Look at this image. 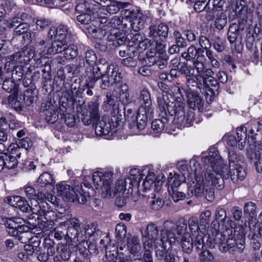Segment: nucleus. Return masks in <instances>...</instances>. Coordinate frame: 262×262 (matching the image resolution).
I'll use <instances>...</instances> for the list:
<instances>
[{"label": "nucleus", "mask_w": 262, "mask_h": 262, "mask_svg": "<svg viewBox=\"0 0 262 262\" xmlns=\"http://www.w3.org/2000/svg\"><path fill=\"white\" fill-rule=\"evenodd\" d=\"M246 232L243 225H238L234 229V234L236 238L232 235L228 237L223 234H219L216 240L219 242V249L222 252L234 251L237 248L240 252L244 249Z\"/></svg>", "instance_id": "nucleus-6"}, {"label": "nucleus", "mask_w": 262, "mask_h": 262, "mask_svg": "<svg viewBox=\"0 0 262 262\" xmlns=\"http://www.w3.org/2000/svg\"><path fill=\"white\" fill-rule=\"evenodd\" d=\"M167 121L166 117H163L162 119H156L152 121L151 127L156 133L161 132L164 128V123Z\"/></svg>", "instance_id": "nucleus-51"}, {"label": "nucleus", "mask_w": 262, "mask_h": 262, "mask_svg": "<svg viewBox=\"0 0 262 262\" xmlns=\"http://www.w3.org/2000/svg\"><path fill=\"white\" fill-rule=\"evenodd\" d=\"M195 71L196 70L193 64L192 67H188L186 63H184L183 65L181 66L179 70L180 73L184 74L187 78L194 75Z\"/></svg>", "instance_id": "nucleus-54"}, {"label": "nucleus", "mask_w": 262, "mask_h": 262, "mask_svg": "<svg viewBox=\"0 0 262 262\" xmlns=\"http://www.w3.org/2000/svg\"><path fill=\"white\" fill-rule=\"evenodd\" d=\"M33 207L30 206L28 202L24 198H22L16 208L19 209L24 212L28 213L31 212L32 213Z\"/></svg>", "instance_id": "nucleus-59"}, {"label": "nucleus", "mask_w": 262, "mask_h": 262, "mask_svg": "<svg viewBox=\"0 0 262 262\" xmlns=\"http://www.w3.org/2000/svg\"><path fill=\"white\" fill-rule=\"evenodd\" d=\"M37 183L40 186L43 187L48 184H53L55 183V181L50 173L45 172L39 177Z\"/></svg>", "instance_id": "nucleus-44"}, {"label": "nucleus", "mask_w": 262, "mask_h": 262, "mask_svg": "<svg viewBox=\"0 0 262 262\" xmlns=\"http://www.w3.org/2000/svg\"><path fill=\"white\" fill-rule=\"evenodd\" d=\"M214 258L213 254L205 249L199 254V259L201 261H210Z\"/></svg>", "instance_id": "nucleus-64"}, {"label": "nucleus", "mask_w": 262, "mask_h": 262, "mask_svg": "<svg viewBox=\"0 0 262 262\" xmlns=\"http://www.w3.org/2000/svg\"><path fill=\"white\" fill-rule=\"evenodd\" d=\"M180 244L182 250L186 253H190L193 247V242L189 233H185L181 236Z\"/></svg>", "instance_id": "nucleus-29"}, {"label": "nucleus", "mask_w": 262, "mask_h": 262, "mask_svg": "<svg viewBox=\"0 0 262 262\" xmlns=\"http://www.w3.org/2000/svg\"><path fill=\"white\" fill-rule=\"evenodd\" d=\"M187 103L192 110H198L199 113L202 111L203 102L198 91H186Z\"/></svg>", "instance_id": "nucleus-14"}, {"label": "nucleus", "mask_w": 262, "mask_h": 262, "mask_svg": "<svg viewBox=\"0 0 262 262\" xmlns=\"http://www.w3.org/2000/svg\"><path fill=\"white\" fill-rule=\"evenodd\" d=\"M200 52H203V50L201 48L196 49L194 46H191L188 48L187 52L182 53L181 56L186 60H190L194 59L196 54Z\"/></svg>", "instance_id": "nucleus-39"}, {"label": "nucleus", "mask_w": 262, "mask_h": 262, "mask_svg": "<svg viewBox=\"0 0 262 262\" xmlns=\"http://www.w3.org/2000/svg\"><path fill=\"white\" fill-rule=\"evenodd\" d=\"M229 173L231 180L234 183L244 180L246 172L242 165L229 167Z\"/></svg>", "instance_id": "nucleus-22"}, {"label": "nucleus", "mask_w": 262, "mask_h": 262, "mask_svg": "<svg viewBox=\"0 0 262 262\" xmlns=\"http://www.w3.org/2000/svg\"><path fill=\"white\" fill-rule=\"evenodd\" d=\"M106 5H102L101 8L98 7L99 11L105 10L110 14L117 13L121 8H124L127 7V4L126 3H121L117 1H110L107 2Z\"/></svg>", "instance_id": "nucleus-20"}, {"label": "nucleus", "mask_w": 262, "mask_h": 262, "mask_svg": "<svg viewBox=\"0 0 262 262\" xmlns=\"http://www.w3.org/2000/svg\"><path fill=\"white\" fill-rule=\"evenodd\" d=\"M82 187L81 184L80 187L78 186L75 190L71 186L65 183L57 184L56 186L57 194L64 200L77 201L79 203L84 204L90 195L89 193Z\"/></svg>", "instance_id": "nucleus-7"}, {"label": "nucleus", "mask_w": 262, "mask_h": 262, "mask_svg": "<svg viewBox=\"0 0 262 262\" xmlns=\"http://www.w3.org/2000/svg\"><path fill=\"white\" fill-rule=\"evenodd\" d=\"M132 122L130 123L131 127H136L137 129L141 130L143 129L147 125V116H133Z\"/></svg>", "instance_id": "nucleus-31"}, {"label": "nucleus", "mask_w": 262, "mask_h": 262, "mask_svg": "<svg viewBox=\"0 0 262 262\" xmlns=\"http://www.w3.org/2000/svg\"><path fill=\"white\" fill-rule=\"evenodd\" d=\"M144 173H139L136 177H133V179L135 182L138 184V189L140 191L141 190H147L154 189V190L158 189L157 184L160 185V182H155V174L152 172L146 171L145 170H143ZM134 176L133 174H132Z\"/></svg>", "instance_id": "nucleus-9"}, {"label": "nucleus", "mask_w": 262, "mask_h": 262, "mask_svg": "<svg viewBox=\"0 0 262 262\" xmlns=\"http://www.w3.org/2000/svg\"><path fill=\"white\" fill-rule=\"evenodd\" d=\"M115 231L116 236L118 239H121L125 236L127 232V228L124 224L119 223L116 227Z\"/></svg>", "instance_id": "nucleus-62"}, {"label": "nucleus", "mask_w": 262, "mask_h": 262, "mask_svg": "<svg viewBox=\"0 0 262 262\" xmlns=\"http://www.w3.org/2000/svg\"><path fill=\"white\" fill-rule=\"evenodd\" d=\"M37 48L36 54H38L41 58L47 59L49 58L54 55L51 45H45V41L41 40L38 41L36 45Z\"/></svg>", "instance_id": "nucleus-24"}, {"label": "nucleus", "mask_w": 262, "mask_h": 262, "mask_svg": "<svg viewBox=\"0 0 262 262\" xmlns=\"http://www.w3.org/2000/svg\"><path fill=\"white\" fill-rule=\"evenodd\" d=\"M39 216L41 217L42 221L47 224V225H45V227H48L50 225L52 226L54 220L56 218L55 213L52 210L41 214Z\"/></svg>", "instance_id": "nucleus-47"}, {"label": "nucleus", "mask_w": 262, "mask_h": 262, "mask_svg": "<svg viewBox=\"0 0 262 262\" xmlns=\"http://www.w3.org/2000/svg\"><path fill=\"white\" fill-rule=\"evenodd\" d=\"M98 7V5H94L89 1H85L83 3L78 4L76 7V10L81 13L77 16V19L79 23L82 24H89L90 21L98 17V21L99 22V29H98L95 26L91 25L88 27V31L89 34L93 37L100 39L101 38L96 37L95 35L99 34L100 20L101 17H104V16H99V14L96 13ZM104 18L106 19L105 17Z\"/></svg>", "instance_id": "nucleus-5"}, {"label": "nucleus", "mask_w": 262, "mask_h": 262, "mask_svg": "<svg viewBox=\"0 0 262 262\" xmlns=\"http://www.w3.org/2000/svg\"><path fill=\"white\" fill-rule=\"evenodd\" d=\"M80 255L77 256L73 262H91L90 256L91 252L89 249H83L82 247L79 248Z\"/></svg>", "instance_id": "nucleus-41"}, {"label": "nucleus", "mask_w": 262, "mask_h": 262, "mask_svg": "<svg viewBox=\"0 0 262 262\" xmlns=\"http://www.w3.org/2000/svg\"><path fill=\"white\" fill-rule=\"evenodd\" d=\"M107 121L110 123L112 130V133H115L118 128H120L126 121L125 116H111V118H107Z\"/></svg>", "instance_id": "nucleus-30"}, {"label": "nucleus", "mask_w": 262, "mask_h": 262, "mask_svg": "<svg viewBox=\"0 0 262 262\" xmlns=\"http://www.w3.org/2000/svg\"><path fill=\"white\" fill-rule=\"evenodd\" d=\"M119 99L123 104H127L129 101L128 86L125 83H122L120 86Z\"/></svg>", "instance_id": "nucleus-42"}, {"label": "nucleus", "mask_w": 262, "mask_h": 262, "mask_svg": "<svg viewBox=\"0 0 262 262\" xmlns=\"http://www.w3.org/2000/svg\"><path fill=\"white\" fill-rule=\"evenodd\" d=\"M19 66H20V64L14 57V55H12L7 57L4 66V70L7 73H9Z\"/></svg>", "instance_id": "nucleus-38"}, {"label": "nucleus", "mask_w": 262, "mask_h": 262, "mask_svg": "<svg viewBox=\"0 0 262 262\" xmlns=\"http://www.w3.org/2000/svg\"><path fill=\"white\" fill-rule=\"evenodd\" d=\"M84 229V233L89 236H98L100 232L97 225L95 223H90L86 225Z\"/></svg>", "instance_id": "nucleus-50"}, {"label": "nucleus", "mask_w": 262, "mask_h": 262, "mask_svg": "<svg viewBox=\"0 0 262 262\" xmlns=\"http://www.w3.org/2000/svg\"><path fill=\"white\" fill-rule=\"evenodd\" d=\"M73 228L69 227V224L67 221L61 222L59 226L55 229L54 237L58 240H60L67 234L70 237V232Z\"/></svg>", "instance_id": "nucleus-28"}, {"label": "nucleus", "mask_w": 262, "mask_h": 262, "mask_svg": "<svg viewBox=\"0 0 262 262\" xmlns=\"http://www.w3.org/2000/svg\"><path fill=\"white\" fill-rule=\"evenodd\" d=\"M56 252L63 261L68 260L71 256L70 252L68 250L67 246L64 244H58L56 247Z\"/></svg>", "instance_id": "nucleus-49"}, {"label": "nucleus", "mask_w": 262, "mask_h": 262, "mask_svg": "<svg viewBox=\"0 0 262 262\" xmlns=\"http://www.w3.org/2000/svg\"><path fill=\"white\" fill-rule=\"evenodd\" d=\"M2 157L6 168L8 169H14L17 166L18 161L16 157L7 152L2 155Z\"/></svg>", "instance_id": "nucleus-34"}, {"label": "nucleus", "mask_w": 262, "mask_h": 262, "mask_svg": "<svg viewBox=\"0 0 262 262\" xmlns=\"http://www.w3.org/2000/svg\"><path fill=\"white\" fill-rule=\"evenodd\" d=\"M227 21V18L226 14L224 12H221L216 16L214 22L215 27L219 30H222L226 25Z\"/></svg>", "instance_id": "nucleus-52"}, {"label": "nucleus", "mask_w": 262, "mask_h": 262, "mask_svg": "<svg viewBox=\"0 0 262 262\" xmlns=\"http://www.w3.org/2000/svg\"><path fill=\"white\" fill-rule=\"evenodd\" d=\"M55 40L52 43L51 47L54 55L64 51L67 47V40H62L55 38Z\"/></svg>", "instance_id": "nucleus-35"}, {"label": "nucleus", "mask_w": 262, "mask_h": 262, "mask_svg": "<svg viewBox=\"0 0 262 262\" xmlns=\"http://www.w3.org/2000/svg\"><path fill=\"white\" fill-rule=\"evenodd\" d=\"M193 65L196 73L193 76L187 78L186 91H198L200 89L199 84L209 88L210 86H216L217 81L212 77L213 72L210 69L205 68L203 62L194 61Z\"/></svg>", "instance_id": "nucleus-4"}, {"label": "nucleus", "mask_w": 262, "mask_h": 262, "mask_svg": "<svg viewBox=\"0 0 262 262\" xmlns=\"http://www.w3.org/2000/svg\"><path fill=\"white\" fill-rule=\"evenodd\" d=\"M113 175L111 171H96L93 174L94 184L97 189H101V195L104 198L112 197Z\"/></svg>", "instance_id": "nucleus-8"}, {"label": "nucleus", "mask_w": 262, "mask_h": 262, "mask_svg": "<svg viewBox=\"0 0 262 262\" xmlns=\"http://www.w3.org/2000/svg\"><path fill=\"white\" fill-rule=\"evenodd\" d=\"M237 7L235 10L236 18L239 24H244L252 21L253 6H243L241 9Z\"/></svg>", "instance_id": "nucleus-15"}, {"label": "nucleus", "mask_w": 262, "mask_h": 262, "mask_svg": "<svg viewBox=\"0 0 262 262\" xmlns=\"http://www.w3.org/2000/svg\"><path fill=\"white\" fill-rule=\"evenodd\" d=\"M159 228L158 226L153 223L148 224L146 227L144 232H142L141 234L143 238H151L154 239L155 248L156 249V241L157 239H160L161 236L158 238Z\"/></svg>", "instance_id": "nucleus-25"}, {"label": "nucleus", "mask_w": 262, "mask_h": 262, "mask_svg": "<svg viewBox=\"0 0 262 262\" xmlns=\"http://www.w3.org/2000/svg\"><path fill=\"white\" fill-rule=\"evenodd\" d=\"M228 159L229 167L242 165L243 163V157L233 150L229 151Z\"/></svg>", "instance_id": "nucleus-37"}, {"label": "nucleus", "mask_w": 262, "mask_h": 262, "mask_svg": "<svg viewBox=\"0 0 262 262\" xmlns=\"http://www.w3.org/2000/svg\"><path fill=\"white\" fill-rule=\"evenodd\" d=\"M256 207L255 203L253 202L246 203L244 207V212L246 214H248L250 217L256 216Z\"/></svg>", "instance_id": "nucleus-56"}, {"label": "nucleus", "mask_w": 262, "mask_h": 262, "mask_svg": "<svg viewBox=\"0 0 262 262\" xmlns=\"http://www.w3.org/2000/svg\"><path fill=\"white\" fill-rule=\"evenodd\" d=\"M64 57L66 59L70 60L75 58L78 55V47L75 45H71L64 50Z\"/></svg>", "instance_id": "nucleus-48"}, {"label": "nucleus", "mask_w": 262, "mask_h": 262, "mask_svg": "<svg viewBox=\"0 0 262 262\" xmlns=\"http://www.w3.org/2000/svg\"><path fill=\"white\" fill-rule=\"evenodd\" d=\"M158 109L159 110V113L161 115L165 114L167 115H178L181 114H184V109L185 106V103L183 101L180 100L177 101L174 104V107L176 108L174 109L173 114L171 112V111L169 110L170 105L168 103H166L164 100V98H158Z\"/></svg>", "instance_id": "nucleus-10"}, {"label": "nucleus", "mask_w": 262, "mask_h": 262, "mask_svg": "<svg viewBox=\"0 0 262 262\" xmlns=\"http://www.w3.org/2000/svg\"><path fill=\"white\" fill-rule=\"evenodd\" d=\"M27 229H28V228H25V230H21L17 236L18 239L21 243L27 244L28 243L32 242V241L34 239H38L37 236H32V233L30 231H27Z\"/></svg>", "instance_id": "nucleus-36"}, {"label": "nucleus", "mask_w": 262, "mask_h": 262, "mask_svg": "<svg viewBox=\"0 0 262 262\" xmlns=\"http://www.w3.org/2000/svg\"><path fill=\"white\" fill-rule=\"evenodd\" d=\"M171 245H170V247L169 248V244L167 243V246L165 248V253L163 256L158 255L157 253L156 254L158 257H160V258L164 257L165 262H179V257L178 255H176L174 252L173 251H171L170 249L171 248Z\"/></svg>", "instance_id": "nucleus-33"}, {"label": "nucleus", "mask_w": 262, "mask_h": 262, "mask_svg": "<svg viewBox=\"0 0 262 262\" xmlns=\"http://www.w3.org/2000/svg\"><path fill=\"white\" fill-rule=\"evenodd\" d=\"M204 235L199 234L196 236L194 241V248L196 250H203L206 247V243L204 242Z\"/></svg>", "instance_id": "nucleus-58"}, {"label": "nucleus", "mask_w": 262, "mask_h": 262, "mask_svg": "<svg viewBox=\"0 0 262 262\" xmlns=\"http://www.w3.org/2000/svg\"><path fill=\"white\" fill-rule=\"evenodd\" d=\"M111 67V66L108 67L106 74L102 77V81L100 86L103 89H105L121 80L120 73L118 72L117 68H112Z\"/></svg>", "instance_id": "nucleus-11"}, {"label": "nucleus", "mask_w": 262, "mask_h": 262, "mask_svg": "<svg viewBox=\"0 0 262 262\" xmlns=\"http://www.w3.org/2000/svg\"><path fill=\"white\" fill-rule=\"evenodd\" d=\"M40 245V241L37 239H34L32 242L28 243L25 245V250L28 255H31L34 252L38 251V247Z\"/></svg>", "instance_id": "nucleus-46"}, {"label": "nucleus", "mask_w": 262, "mask_h": 262, "mask_svg": "<svg viewBox=\"0 0 262 262\" xmlns=\"http://www.w3.org/2000/svg\"><path fill=\"white\" fill-rule=\"evenodd\" d=\"M70 238H76L77 241L79 242V248L82 247L83 249H89L91 248H95L94 245L90 244L88 240L87 239V235L84 233L83 234L82 231L76 230L75 234L70 235Z\"/></svg>", "instance_id": "nucleus-26"}, {"label": "nucleus", "mask_w": 262, "mask_h": 262, "mask_svg": "<svg viewBox=\"0 0 262 262\" xmlns=\"http://www.w3.org/2000/svg\"><path fill=\"white\" fill-rule=\"evenodd\" d=\"M202 161L206 165H210L205 171L202 170L195 160L190 161L195 178L189 184L188 194L196 198L204 196L208 202H212L214 199L213 187L219 190L224 188V178L228 176L226 166L217 151L210 152L208 156L202 158Z\"/></svg>", "instance_id": "nucleus-1"}, {"label": "nucleus", "mask_w": 262, "mask_h": 262, "mask_svg": "<svg viewBox=\"0 0 262 262\" xmlns=\"http://www.w3.org/2000/svg\"><path fill=\"white\" fill-rule=\"evenodd\" d=\"M246 129L245 127L237 129V139L233 135H230L227 140V144L231 147H235L238 145L239 149H244L246 145L247 138Z\"/></svg>", "instance_id": "nucleus-12"}, {"label": "nucleus", "mask_w": 262, "mask_h": 262, "mask_svg": "<svg viewBox=\"0 0 262 262\" xmlns=\"http://www.w3.org/2000/svg\"><path fill=\"white\" fill-rule=\"evenodd\" d=\"M8 228L7 232L11 236L17 237L21 230L28 228L27 226H15V223L9 221V224H4Z\"/></svg>", "instance_id": "nucleus-43"}, {"label": "nucleus", "mask_w": 262, "mask_h": 262, "mask_svg": "<svg viewBox=\"0 0 262 262\" xmlns=\"http://www.w3.org/2000/svg\"><path fill=\"white\" fill-rule=\"evenodd\" d=\"M20 66L27 63L34 55V50L31 47H24L20 51L13 54Z\"/></svg>", "instance_id": "nucleus-18"}, {"label": "nucleus", "mask_w": 262, "mask_h": 262, "mask_svg": "<svg viewBox=\"0 0 262 262\" xmlns=\"http://www.w3.org/2000/svg\"><path fill=\"white\" fill-rule=\"evenodd\" d=\"M106 116H101L100 119H98L96 123L95 133L97 136H102L113 135L111 125L110 123H106Z\"/></svg>", "instance_id": "nucleus-16"}, {"label": "nucleus", "mask_w": 262, "mask_h": 262, "mask_svg": "<svg viewBox=\"0 0 262 262\" xmlns=\"http://www.w3.org/2000/svg\"><path fill=\"white\" fill-rule=\"evenodd\" d=\"M215 220L224 223L227 219L226 210L220 207H217L215 211Z\"/></svg>", "instance_id": "nucleus-61"}, {"label": "nucleus", "mask_w": 262, "mask_h": 262, "mask_svg": "<svg viewBox=\"0 0 262 262\" xmlns=\"http://www.w3.org/2000/svg\"><path fill=\"white\" fill-rule=\"evenodd\" d=\"M133 178H127L117 181L114 189L112 190V197L117 194L120 196L126 190H127V193H129L130 189L133 186Z\"/></svg>", "instance_id": "nucleus-13"}, {"label": "nucleus", "mask_w": 262, "mask_h": 262, "mask_svg": "<svg viewBox=\"0 0 262 262\" xmlns=\"http://www.w3.org/2000/svg\"><path fill=\"white\" fill-rule=\"evenodd\" d=\"M9 221L15 223V226H25L23 224L25 223V220L18 217H13L11 218H2V221L0 222L1 224H9Z\"/></svg>", "instance_id": "nucleus-57"}, {"label": "nucleus", "mask_w": 262, "mask_h": 262, "mask_svg": "<svg viewBox=\"0 0 262 262\" xmlns=\"http://www.w3.org/2000/svg\"><path fill=\"white\" fill-rule=\"evenodd\" d=\"M100 119V116H82L81 119L85 125L91 124H96L98 119Z\"/></svg>", "instance_id": "nucleus-60"}, {"label": "nucleus", "mask_w": 262, "mask_h": 262, "mask_svg": "<svg viewBox=\"0 0 262 262\" xmlns=\"http://www.w3.org/2000/svg\"><path fill=\"white\" fill-rule=\"evenodd\" d=\"M51 210L50 207L47 202H42L35 204L32 209V213L40 215Z\"/></svg>", "instance_id": "nucleus-40"}, {"label": "nucleus", "mask_w": 262, "mask_h": 262, "mask_svg": "<svg viewBox=\"0 0 262 262\" xmlns=\"http://www.w3.org/2000/svg\"><path fill=\"white\" fill-rule=\"evenodd\" d=\"M103 75L99 67L96 65L93 66L92 68L88 71L87 85L90 88H94L95 82L100 78L102 79Z\"/></svg>", "instance_id": "nucleus-21"}, {"label": "nucleus", "mask_w": 262, "mask_h": 262, "mask_svg": "<svg viewBox=\"0 0 262 262\" xmlns=\"http://www.w3.org/2000/svg\"><path fill=\"white\" fill-rule=\"evenodd\" d=\"M100 21V30L99 34L95 35L96 37L102 38L107 33H110L107 39L109 41L113 42L115 46L123 45L127 38L129 40L128 46L129 47H134L138 50H144L148 48L150 40L143 38L138 33L133 35H129L126 37L123 31L118 29L119 26L121 25V20L118 17L114 16L108 21L105 18L101 17Z\"/></svg>", "instance_id": "nucleus-2"}, {"label": "nucleus", "mask_w": 262, "mask_h": 262, "mask_svg": "<svg viewBox=\"0 0 262 262\" xmlns=\"http://www.w3.org/2000/svg\"><path fill=\"white\" fill-rule=\"evenodd\" d=\"M180 176L174 174L172 177L168 178V191L171 192V190L177 189L181 184Z\"/></svg>", "instance_id": "nucleus-45"}, {"label": "nucleus", "mask_w": 262, "mask_h": 262, "mask_svg": "<svg viewBox=\"0 0 262 262\" xmlns=\"http://www.w3.org/2000/svg\"><path fill=\"white\" fill-rule=\"evenodd\" d=\"M148 48H149V51L146 52V55L148 59H151L152 63L157 61L158 54H163L165 52V46L160 42L157 41L155 45L153 44V41L151 42L150 40Z\"/></svg>", "instance_id": "nucleus-17"}, {"label": "nucleus", "mask_w": 262, "mask_h": 262, "mask_svg": "<svg viewBox=\"0 0 262 262\" xmlns=\"http://www.w3.org/2000/svg\"><path fill=\"white\" fill-rule=\"evenodd\" d=\"M240 31V27L237 24L233 23L230 26L227 35L228 39L231 43H233L236 41L239 35Z\"/></svg>", "instance_id": "nucleus-32"}, {"label": "nucleus", "mask_w": 262, "mask_h": 262, "mask_svg": "<svg viewBox=\"0 0 262 262\" xmlns=\"http://www.w3.org/2000/svg\"><path fill=\"white\" fill-rule=\"evenodd\" d=\"M187 223L183 219H180L176 224L172 221L167 220L163 223V228L161 230V238L156 241V251L158 255L163 256L167 243L170 245L175 243L177 237L176 231L179 235L182 236L186 233Z\"/></svg>", "instance_id": "nucleus-3"}, {"label": "nucleus", "mask_w": 262, "mask_h": 262, "mask_svg": "<svg viewBox=\"0 0 262 262\" xmlns=\"http://www.w3.org/2000/svg\"><path fill=\"white\" fill-rule=\"evenodd\" d=\"M211 215V211L206 210L201 212L200 215V225L205 228L208 226L210 218Z\"/></svg>", "instance_id": "nucleus-55"}, {"label": "nucleus", "mask_w": 262, "mask_h": 262, "mask_svg": "<svg viewBox=\"0 0 262 262\" xmlns=\"http://www.w3.org/2000/svg\"><path fill=\"white\" fill-rule=\"evenodd\" d=\"M127 247L129 252L134 255L138 254L141 250L140 239L136 235L131 236L127 240Z\"/></svg>", "instance_id": "nucleus-27"}, {"label": "nucleus", "mask_w": 262, "mask_h": 262, "mask_svg": "<svg viewBox=\"0 0 262 262\" xmlns=\"http://www.w3.org/2000/svg\"><path fill=\"white\" fill-rule=\"evenodd\" d=\"M149 32L148 36L150 37H156L157 36L166 38L168 33V27L164 24H160L158 27L156 26H150L149 28Z\"/></svg>", "instance_id": "nucleus-23"}, {"label": "nucleus", "mask_w": 262, "mask_h": 262, "mask_svg": "<svg viewBox=\"0 0 262 262\" xmlns=\"http://www.w3.org/2000/svg\"><path fill=\"white\" fill-rule=\"evenodd\" d=\"M68 34V27L63 25H60L57 27H52L50 28L48 37L50 39L56 38L66 40V36Z\"/></svg>", "instance_id": "nucleus-19"}, {"label": "nucleus", "mask_w": 262, "mask_h": 262, "mask_svg": "<svg viewBox=\"0 0 262 262\" xmlns=\"http://www.w3.org/2000/svg\"><path fill=\"white\" fill-rule=\"evenodd\" d=\"M43 244L45 249L47 250V254L48 255V256H53L55 254L56 250V248L55 249L54 247V241L49 238H46Z\"/></svg>", "instance_id": "nucleus-53"}, {"label": "nucleus", "mask_w": 262, "mask_h": 262, "mask_svg": "<svg viewBox=\"0 0 262 262\" xmlns=\"http://www.w3.org/2000/svg\"><path fill=\"white\" fill-rule=\"evenodd\" d=\"M106 255H112V256L115 257V259L114 260V262H123V261H125L127 259L126 257L124 256L123 253L119 252L118 251H114L113 253H112L111 251H106Z\"/></svg>", "instance_id": "nucleus-63"}]
</instances>
